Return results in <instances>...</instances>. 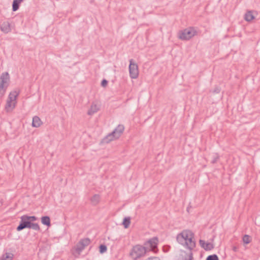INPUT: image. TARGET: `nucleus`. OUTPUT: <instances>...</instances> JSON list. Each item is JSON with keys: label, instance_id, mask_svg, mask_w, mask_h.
<instances>
[{"label": "nucleus", "instance_id": "1", "mask_svg": "<svg viewBox=\"0 0 260 260\" xmlns=\"http://www.w3.org/2000/svg\"><path fill=\"white\" fill-rule=\"evenodd\" d=\"M194 234L190 230H183L177 235V242L184 247L189 250L187 254L185 251H182L177 260H192L193 259L191 250L196 247V241L194 239Z\"/></svg>", "mask_w": 260, "mask_h": 260}, {"label": "nucleus", "instance_id": "2", "mask_svg": "<svg viewBox=\"0 0 260 260\" xmlns=\"http://www.w3.org/2000/svg\"><path fill=\"white\" fill-rule=\"evenodd\" d=\"M124 129L125 127L123 124H118L113 132L102 139L101 142L108 144L112 141L118 139L123 133Z\"/></svg>", "mask_w": 260, "mask_h": 260}, {"label": "nucleus", "instance_id": "3", "mask_svg": "<svg viewBox=\"0 0 260 260\" xmlns=\"http://www.w3.org/2000/svg\"><path fill=\"white\" fill-rule=\"evenodd\" d=\"M148 250L146 247L141 245H136L133 247L129 253V255L134 260H137L144 257Z\"/></svg>", "mask_w": 260, "mask_h": 260}, {"label": "nucleus", "instance_id": "4", "mask_svg": "<svg viewBox=\"0 0 260 260\" xmlns=\"http://www.w3.org/2000/svg\"><path fill=\"white\" fill-rule=\"evenodd\" d=\"M91 240L88 238H83L80 239L78 243L76 244L74 248L72 249V254L75 257H78L81 252L90 244Z\"/></svg>", "mask_w": 260, "mask_h": 260}, {"label": "nucleus", "instance_id": "5", "mask_svg": "<svg viewBox=\"0 0 260 260\" xmlns=\"http://www.w3.org/2000/svg\"><path fill=\"white\" fill-rule=\"evenodd\" d=\"M197 35V31L190 27L181 30L178 33V38L181 40H189Z\"/></svg>", "mask_w": 260, "mask_h": 260}, {"label": "nucleus", "instance_id": "6", "mask_svg": "<svg viewBox=\"0 0 260 260\" xmlns=\"http://www.w3.org/2000/svg\"><path fill=\"white\" fill-rule=\"evenodd\" d=\"M10 76L8 72H4L0 76V99L4 95L8 85H6L9 81Z\"/></svg>", "mask_w": 260, "mask_h": 260}, {"label": "nucleus", "instance_id": "7", "mask_svg": "<svg viewBox=\"0 0 260 260\" xmlns=\"http://www.w3.org/2000/svg\"><path fill=\"white\" fill-rule=\"evenodd\" d=\"M158 243V239L157 237H154L147 241H146L144 244V247H146V249L148 248H150V249L148 251H151L155 253H156L158 251V249L157 248V245Z\"/></svg>", "mask_w": 260, "mask_h": 260}, {"label": "nucleus", "instance_id": "8", "mask_svg": "<svg viewBox=\"0 0 260 260\" xmlns=\"http://www.w3.org/2000/svg\"><path fill=\"white\" fill-rule=\"evenodd\" d=\"M129 76L132 79H137L139 76V69L138 64L134 62L133 59L129 60L128 67Z\"/></svg>", "mask_w": 260, "mask_h": 260}, {"label": "nucleus", "instance_id": "9", "mask_svg": "<svg viewBox=\"0 0 260 260\" xmlns=\"http://www.w3.org/2000/svg\"><path fill=\"white\" fill-rule=\"evenodd\" d=\"M30 222L26 216L25 215H23L20 217V221L19 224L17 227L16 230L17 231H21L24 229H29L30 225Z\"/></svg>", "mask_w": 260, "mask_h": 260}, {"label": "nucleus", "instance_id": "10", "mask_svg": "<svg viewBox=\"0 0 260 260\" xmlns=\"http://www.w3.org/2000/svg\"><path fill=\"white\" fill-rule=\"evenodd\" d=\"M1 30L5 34H8L11 31V25L8 21L4 22L1 25Z\"/></svg>", "mask_w": 260, "mask_h": 260}, {"label": "nucleus", "instance_id": "11", "mask_svg": "<svg viewBox=\"0 0 260 260\" xmlns=\"http://www.w3.org/2000/svg\"><path fill=\"white\" fill-rule=\"evenodd\" d=\"M16 102H12L9 100H7L6 105L5 106V110L7 112H10L12 111V110L15 108Z\"/></svg>", "mask_w": 260, "mask_h": 260}, {"label": "nucleus", "instance_id": "12", "mask_svg": "<svg viewBox=\"0 0 260 260\" xmlns=\"http://www.w3.org/2000/svg\"><path fill=\"white\" fill-rule=\"evenodd\" d=\"M43 124L39 116H35L32 118V126L34 127H39Z\"/></svg>", "mask_w": 260, "mask_h": 260}, {"label": "nucleus", "instance_id": "13", "mask_svg": "<svg viewBox=\"0 0 260 260\" xmlns=\"http://www.w3.org/2000/svg\"><path fill=\"white\" fill-rule=\"evenodd\" d=\"M99 110V108L97 105L92 104L90 109L87 112V114L89 115H92L95 113H96Z\"/></svg>", "mask_w": 260, "mask_h": 260}, {"label": "nucleus", "instance_id": "14", "mask_svg": "<svg viewBox=\"0 0 260 260\" xmlns=\"http://www.w3.org/2000/svg\"><path fill=\"white\" fill-rule=\"evenodd\" d=\"M101 197L98 194H94L90 199V202L92 205H97L100 201Z\"/></svg>", "mask_w": 260, "mask_h": 260}, {"label": "nucleus", "instance_id": "15", "mask_svg": "<svg viewBox=\"0 0 260 260\" xmlns=\"http://www.w3.org/2000/svg\"><path fill=\"white\" fill-rule=\"evenodd\" d=\"M19 95V92L17 91H11L9 95L8 100H9L11 102H16V98Z\"/></svg>", "mask_w": 260, "mask_h": 260}, {"label": "nucleus", "instance_id": "16", "mask_svg": "<svg viewBox=\"0 0 260 260\" xmlns=\"http://www.w3.org/2000/svg\"><path fill=\"white\" fill-rule=\"evenodd\" d=\"M14 257V254L11 252H6L0 257V260H12Z\"/></svg>", "mask_w": 260, "mask_h": 260}, {"label": "nucleus", "instance_id": "17", "mask_svg": "<svg viewBox=\"0 0 260 260\" xmlns=\"http://www.w3.org/2000/svg\"><path fill=\"white\" fill-rule=\"evenodd\" d=\"M244 19L248 22H250L254 19V17L252 14V12L251 11H247L244 15Z\"/></svg>", "mask_w": 260, "mask_h": 260}, {"label": "nucleus", "instance_id": "18", "mask_svg": "<svg viewBox=\"0 0 260 260\" xmlns=\"http://www.w3.org/2000/svg\"><path fill=\"white\" fill-rule=\"evenodd\" d=\"M41 222L43 224L47 226H50V218L48 216H42L41 218Z\"/></svg>", "mask_w": 260, "mask_h": 260}, {"label": "nucleus", "instance_id": "19", "mask_svg": "<svg viewBox=\"0 0 260 260\" xmlns=\"http://www.w3.org/2000/svg\"><path fill=\"white\" fill-rule=\"evenodd\" d=\"M23 0H14L12 3V10L16 11L19 8L20 4Z\"/></svg>", "mask_w": 260, "mask_h": 260}, {"label": "nucleus", "instance_id": "20", "mask_svg": "<svg viewBox=\"0 0 260 260\" xmlns=\"http://www.w3.org/2000/svg\"><path fill=\"white\" fill-rule=\"evenodd\" d=\"M131 223V217H124L122 222V224L125 229L129 227Z\"/></svg>", "mask_w": 260, "mask_h": 260}, {"label": "nucleus", "instance_id": "21", "mask_svg": "<svg viewBox=\"0 0 260 260\" xmlns=\"http://www.w3.org/2000/svg\"><path fill=\"white\" fill-rule=\"evenodd\" d=\"M243 242L244 244H248L251 241V238L248 235H245L242 238Z\"/></svg>", "mask_w": 260, "mask_h": 260}, {"label": "nucleus", "instance_id": "22", "mask_svg": "<svg viewBox=\"0 0 260 260\" xmlns=\"http://www.w3.org/2000/svg\"><path fill=\"white\" fill-rule=\"evenodd\" d=\"M29 229H32L35 231H40V228L39 225L37 223H30V225Z\"/></svg>", "mask_w": 260, "mask_h": 260}, {"label": "nucleus", "instance_id": "23", "mask_svg": "<svg viewBox=\"0 0 260 260\" xmlns=\"http://www.w3.org/2000/svg\"><path fill=\"white\" fill-rule=\"evenodd\" d=\"M213 248H214L213 244L210 242L206 243V245H205V247H204V249L206 251L211 250Z\"/></svg>", "mask_w": 260, "mask_h": 260}, {"label": "nucleus", "instance_id": "24", "mask_svg": "<svg viewBox=\"0 0 260 260\" xmlns=\"http://www.w3.org/2000/svg\"><path fill=\"white\" fill-rule=\"evenodd\" d=\"M107 250V247L106 245L104 244H101L99 246V251L101 253H104Z\"/></svg>", "mask_w": 260, "mask_h": 260}, {"label": "nucleus", "instance_id": "25", "mask_svg": "<svg viewBox=\"0 0 260 260\" xmlns=\"http://www.w3.org/2000/svg\"><path fill=\"white\" fill-rule=\"evenodd\" d=\"M206 260H219L218 256L215 254H212L208 256Z\"/></svg>", "mask_w": 260, "mask_h": 260}, {"label": "nucleus", "instance_id": "26", "mask_svg": "<svg viewBox=\"0 0 260 260\" xmlns=\"http://www.w3.org/2000/svg\"><path fill=\"white\" fill-rule=\"evenodd\" d=\"M219 158V155L218 153H215L214 155L212 157V159L211 160L212 164L216 163Z\"/></svg>", "mask_w": 260, "mask_h": 260}, {"label": "nucleus", "instance_id": "27", "mask_svg": "<svg viewBox=\"0 0 260 260\" xmlns=\"http://www.w3.org/2000/svg\"><path fill=\"white\" fill-rule=\"evenodd\" d=\"M27 217L28 220L30 221V222H33L34 221L37 220L38 218L35 216H28L27 215H25Z\"/></svg>", "mask_w": 260, "mask_h": 260}, {"label": "nucleus", "instance_id": "28", "mask_svg": "<svg viewBox=\"0 0 260 260\" xmlns=\"http://www.w3.org/2000/svg\"><path fill=\"white\" fill-rule=\"evenodd\" d=\"M108 84V81L106 79H103L101 82V85L103 87H105Z\"/></svg>", "mask_w": 260, "mask_h": 260}, {"label": "nucleus", "instance_id": "29", "mask_svg": "<svg viewBox=\"0 0 260 260\" xmlns=\"http://www.w3.org/2000/svg\"><path fill=\"white\" fill-rule=\"evenodd\" d=\"M220 91V88L219 87H215L214 89L213 92L215 93H218Z\"/></svg>", "mask_w": 260, "mask_h": 260}, {"label": "nucleus", "instance_id": "30", "mask_svg": "<svg viewBox=\"0 0 260 260\" xmlns=\"http://www.w3.org/2000/svg\"><path fill=\"white\" fill-rule=\"evenodd\" d=\"M199 243H200V244L201 245V246H202V247H203L204 249L205 245H206V244L205 241L204 240H200L199 241Z\"/></svg>", "mask_w": 260, "mask_h": 260}, {"label": "nucleus", "instance_id": "31", "mask_svg": "<svg viewBox=\"0 0 260 260\" xmlns=\"http://www.w3.org/2000/svg\"><path fill=\"white\" fill-rule=\"evenodd\" d=\"M170 248V247L169 246H165L163 247L162 250H163L164 252H167L169 251Z\"/></svg>", "mask_w": 260, "mask_h": 260}, {"label": "nucleus", "instance_id": "32", "mask_svg": "<svg viewBox=\"0 0 260 260\" xmlns=\"http://www.w3.org/2000/svg\"><path fill=\"white\" fill-rule=\"evenodd\" d=\"M145 260H160V259L158 257H150L147 258Z\"/></svg>", "mask_w": 260, "mask_h": 260}]
</instances>
